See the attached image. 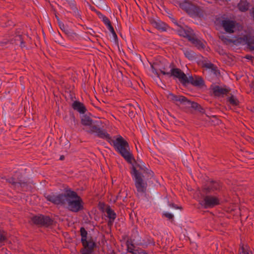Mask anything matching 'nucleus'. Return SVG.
Returning <instances> with one entry per match:
<instances>
[{"label": "nucleus", "instance_id": "nucleus-36", "mask_svg": "<svg viewBox=\"0 0 254 254\" xmlns=\"http://www.w3.org/2000/svg\"><path fill=\"white\" fill-rule=\"evenodd\" d=\"M202 67L211 69V68L214 67V64L211 63H205L203 64Z\"/></svg>", "mask_w": 254, "mask_h": 254}, {"label": "nucleus", "instance_id": "nucleus-26", "mask_svg": "<svg viewBox=\"0 0 254 254\" xmlns=\"http://www.w3.org/2000/svg\"><path fill=\"white\" fill-rule=\"evenodd\" d=\"M92 123H93V120L89 116L84 115L81 118V124L85 127L91 125Z\"/></svg>", "mask_w": 254, "mask_h": 254}, {"label": "nucleus", "instance_id": "nucleus-51", "mask_svg": "<svg viewBox=\"0 0 254 254\" xmlns=\"http://www.w3.org/2000/svg\"><path fill=\"white\" fill-rule=\"evenodd\" d=\"M64 155H61L60 158V160H64Z\"/></svg>", "mask_w": 254, "mask_h": 254}, {"label": "nucleus", "instance_id": "nucleus-12", "mask_svg": "<svg viewBox=\"0 0 254 254\" xmlns=\"http://www.w3.org/2000/svg\"><path fill=\"white\" fill-rule=\"evenodd\" d=\"M220 199L216 196L205 194L200 204L205 209L213 208L220 204Z\"/></svg>", "mask_w": 254, "mask_h": 254}, {"label": "nucleus", "instance_id": "nucleus-20", "mask_svg": "<svg viewBox=\"0 0 254 254\" xmlns=\"http://www.w3.org/2000/svg\"><path fill=\"white\" fill-rule=\"evenodd\" d=\"M72 108L73 110L77 111L80 114H83L87 111V109L83 103L78 101H75L73 102L72 104Z\"/></svg>", "mask_w": 254, "mask_h": 254}, {"label": "nucleus", "instance_id": "nucleus-47", "mask_svg": "<svg viewBox=\"0 0 254 254\" xmlns=\"http://www.w3.org/2000/svg\"><path fill=\"white\" fill-rule=\"evenodd\" d=\"M104 206H105V203H103V202H99V206L100 207V209H103Z\"/></svg>", "mask_w": 254, "mask_h": 254}, {"label": "nucleus", "instance_id": "nucleus-11", "mask_svg": "<svg viewBox=\"0 0 254 254\" xmlns=\"http://www.w3.org/2000/svg\"><path fill=\"white\" fill-rule=\"evenodd\" d=\"M32 223L36 225L49 227L53 224L54 220L48 216L42 214L34 215L31 218Z\"/></svg>", "mask_w": 254, "mask_h": 254}, {"label": "nucleus", "instance_id": "nucleus-45", "mask_svg": "<svg viewBox=\"0 0 254 254\" xmlns=\"http://www.w3.org/2000/svg\"><path fill=\"white\" fill-rule=\"evenodd\" d=\"M169 205L172 207H174V208H175L177 209H183V208L181 206H177L174 203L170 204Z\"/></svg>", "mask_w": 254, "mask_h": 254}, {"label": "nucleus", "instance_id": "nucleus-27", "mask_svg": "<svg viewBox=\"0 0 254 254\" xmlns=\"http://www.w3.org/2000/svg\"><path fill=\"white\" fill-rule=\"evenodd\" d=\"M106 212L107 214V217L109 219L111 220H115L117 214L115 212L114 210H113L110 206H108L106 209Z\"/></svg>", "mask_w": 254, "mask_h": 254}, {"label": "nucleus", "instance_id": "nucleus-13", "mask_svg": "<svg viewBox=\"0 0 254 254\" xmlns=\"http://www.w3.org/2000/svg\"><path fill=\"white\" fill-rule=\"evenodd\" d=\"M223 183L219 181L211 180L202 188V191L205 194L211 193L215 191H220Z\"/></svg>", "mask_w": 254, "mask_h": 254}, {"label": "nucleus", "instance_id": "nucleus-39", "mask_svg": "<svg viewBox=\"0 0 254 254\" xmlns=\"http://www.w3.org/2000/svg\"><path fill=\"white\" fill-rule=\"evenodd\" d=\"M73 12L74 15L75 17H76L77 18H78L81 20V15L80 14V11L78 9H77L76 10L74 11V12Z\"/></svg>", "mask_w": 254, "mask_h": 254}, {"label": "nucleus", "instance_id": "nucleus-8", "mask_svg": "<svg viewBox=\"0 0 254 254\" xmlns=\"http://www.w3.org/2000/svg\"><path fill=\"white\" fill-rule=\"evenodd\" d=\"M6 182L14 187L17 186L20 187L24 191H27L32 189V183L24 178L22 173L20 172L15 171L11 177L6 180Z\"/></svg>", "mask_w": 254, "mask_h": 254}, {"label": "nucleus", "instance_id": "nucleus-40", "mask_svg": "<svg viewBox=\"0 0 254 254\" xmlns=\"http://www.w3.org/2000/svg\"><path fill=\"white\" fill-rule=\"evenodd\" d=\"M59 26L61 29L64 33L66 29H68V28L66 27L64 23H61L59 24Z\"/></svg>", "mask_w": 254, "mask_h": 254}, {"label": "nucleus", "instance_id": "nucleus-15", "mask_svg": "<svg viewBox=\"0 0 254 254\" xmlns=\"http://www.w3.org/2000/svg\"><path fill=\"white\" fill-rule=\"evenodd\" d=\"M221 25L227 33L231 34L234 32V29L236 26V21L230 19L222 20Z\"/></svg>", "mask_w": 254, "mask_h": 254}, {"label": "nucleus", "instance_id": "nucleus-44", "mask_svg": "<svg viewBox=\"0 0 254 254\" xmlns=\"http://www.w3.org/2000/svg\"><path fill=\"white\" fill-rule=\"evenodd\" d=\"M70 7H71V8L73 12H74V11L76 10L77 9H78L77 7H76V5L75 4H74V3H72L70 5Z\"/></svg>", "mask_w": 254, "mask_h": 254}, {"label": "nucleus", "instance_id": "nucleus-43", "mask_svg": "<svg viewBox=\"0 0 254 254\" xmlns=\"http://www.w3.org/2000/svg\"><path fill=\"white\" fill-rule=\"evenodd\" d=\"M114 220H111V219H109L107 222L108 226L111 227L113 224Z\"/></svg>", "mask_w": 254, "mask_h": 254}, {"label": "nucleus", "instance_id": "nucleus-50", "mask_svg": "<svg viewBox=\"0 0 254 254\" xmlns=\"http://www.w3.org/2000/svg\"><path fill=\"white\" fill-rule=\"evenodd\" d=\"M138 250H134L133 252H131V254H138L137 253Z\"/></svg>", "mask_w": 254, "mask_h": 254}, {"label": "nucleus", "instance_id": "nucleus-4", "mask_svg": "<svg viewBox=\"0 0 254 254\" xmlns=\"http://www.w3.org/2000/svg\"><path fill=\"white\" fill-rule=\"evenodd\" d=\"M152 72L159 77L160 74L158 72L159 70L161 73L167 75L169 77H173L177 78L180 70V68L176 67L173 63H169L165 62L157 61L151 64Z\"/></svg>", "mask_w": 254, "mask_h": 254}, {"label": "nucleus", "instance_id": "nucleus-18", "mask_svg": "<svg viewBox=\"0 0 254 254\" xmlns=\"http://www.w3.org/2000/svg\"><path fill=\"white\" fill-rule=\"evenodd\" d=\"M241 39L245 42L247 45V48L250 51H254V36L250 34H246L241 38Z\"/></svg>", "mask_w": 254, "mask_h": 254}, {"label": "nucleus", "instance_id": "nucleus-6", "mask_svg": "<svg viewBox=\"0 0 254 254\" xmlns=\"http://www.w3.org/2000/svg\"><path fill=\"white\" fill-rule=\"evenodd\" d=\"M176 24L179 27V28L177 30V32L179 36L187 39L188 41L197 49L203 50L205 49V45L201 40L197 38L193 30L188 26L184 28L179 25L177 22L176 23Z\"/></svg>", "mask_w": 254, "mask_h": 254}, {"label": "nucleus", "instance_id": "nucleus-46", "mask_svg": "<svg viewBox=\"0 0 254 254\" xmlns=\"http://www.w3.org/2000/svg\"><path fill=\"white\" fill-rule=\"evenodd\" d=\"M56 42H58L59 44H60V45H62L63 46H64V41L63 40H62V39L58 40V41H56Z\"/></svg>", "mask_w": 254, "mask_h": 254}, {"label": "nucleus", "instance_id": "nucleus-22", "mask_svg": "<svg viewBox=\"0 0 254 254\" xmlns=\"http://www.w3.org/2000/svg\"><path fill=\"white\" fill-rule=\"evenodd\" d=\"M126 112L131 118H134L136 115L135 109L131 104H127L124 107Z\"/></svg>", "mask_w": 254, "mask_h": 254}, {"label": "nucleus", "instance_id": "nucleus-9", "mask_svg": "<svg viewBox=\"0 0 254 254\" xmlns=\"http://www.w3.org/2000/svg\"><path fill=\"white\" fill-rule=\"evenodd\" d=\"M177 78L180 82L183 85L190 83L194 86L200 88L205 86L204 81L203 78L199 76H195L194 78L190 76L188 78L186 74L180 69Z\"/></svg>", "mask_w": 254, "mask_h": 254}, {"label": "nucleus", "instance_id": "nucleus-32", "mask_svg": "<svg viewBox=\"0 0 254 254\" xmlns=\"http://www.w3.org/2000/svg\"><path fill=\"white\" fill-rule=\"evenodd\" d=\"M15 41H19L20 42V46L21 47H22L23 46H24V40L22 38V35H16L15 37Z\"/></svg>", "mask_w": 254, "mask_h": 254}, {"label": "nucleus", "instance_id": "nucleus-48", "mask_svg": "<svg viewBox=\"0 0 254 254\" xmlns=\"http://www.w3.org/2000/svg\"><path fill=\"white\" fill-rule=\"evenodd\" d=\"M137 253L138 254H144L145 252H144V250L140 249V250H138Z\"/></svg>", "mask_w": 254, "mask_h": 254}, {"label": "nucleus", "instance_id": "nucleus-3", "mask_svg": "<svg viewBox=\"0 0 254 254\" xmlns=\"http://www.w3.org/2000/svg\"><path fill=\"white\" fill-rule=\"evenodd\" d=\"M136 166L139 168V170H137L136 168L132 165L131 168L130 174L132 176H134V185L137 191L139 192L145 193L146 191L147 184L143 179L144 176L142 175L141 172L144 173H147L151 177L153 176V172L145 167H143L137 163H136Z\"/></svg>", "mask_w": 254, "mask_h": 254}, {"label": "nucleus", "instance_id": "nucleus-31", "mask_svg": "<svg viewBox=\"0 0 254 254\" xmlns=\"http://www.w3.org/2000/svg\"><path fill=\"white\" fill-rule=\"evenodd\" d=\"M127 251L128 253H131V252H133L134 251L135 246L134 244L131 243H129L128 241L127 242Z\"/></svg>", "mask_w": 254, "mask_h": 254}, {"label": "nucleus", "instance_id": "nucleus-23", "mask_svg": "<svg viewBox=\"0 0 254 254\" xmlns=\"http://www.w3.org/2000/svg\"><path fill=\"white\" fill-rule=\"evenodd\" d=\"M237 6L240 11L242 12H246L249 9L250 3L247 0H240Z\"/></svg>", "mask_w": 254, "mask_h": 254}, {"label": "nucleus", "instance_id": "nucleus-2", "mask_svg": "<svg viewBox=\"0 0 254 254\" xmlns=\"http://www.w3.org/2000/svg\"><path fill=\"white\" fill-rule=\"evenodd\" d=\"M112 139L109 134L106 140L128 163L132 164L133 162L136 163L128 142L120 135L115 136Z\"/></svg>", "mask_w": 254, "mask_h": 254}, {"label": "nucleus", "instance_id": "nucleus-33", "mask_svg": "<svg viewBox=\"0 0 254 254\" xmlns=\"http://www.w3.org/2000/svg\"><path fill=\"white\" fill-rule=\"evenodd\" d=\"M107 28L109 30V31L111 32V33L113 34V36L114 37V39L115 40H117L118 39V36H117V35L115 31L114 30V27H113V26L111 25H110V26H109Z\"/></svg>", "mask_w": 254, "mask_h": 254}, {"label": "nucleus", "instance_id": "nucleus-1", "mask_svg": "<svg viewBox=\"0 0 254 254\" xmlns=\"http://www.w3.org/2000/svg\"><path fill=\"white\" fill-rule=\"evenodd\" d=\"M44 196L47 201L55 205L64 206L67 204L68 210L72 212L77 213L84 209L82 198L70 189H65L64 193L57 195L54 193H44Z\"/></svg>", "mask_w": 254, "mask_h": 254}, {"label": "nucleus", "instance_id": "nucleus-35", "mask_svg": "<svg viewBox=\"0 0 254 254\" xmlns=\"http://www.w3.org/2000/svg\"><path fill=\"white\" fill-rule=\"evenodd\" d=\"M102 21L107 26V27L112 25L111 21L107 16L103 18Z\"/></svg>", "mask_w": 254, "mask_h": 254}, {"label": "nucleus", "instance_id": "nucleus-7", "mask_svg": "<svg viewBox=\"0 0 254 254\" xmlns=\"http://www.w3.org/2000/svg\"><path fill=\"white\" fill-rule=\"evenodd\" d=\"M80 234L81 236V242L82 248L80 250L81 254H93L94 249L96 247V243L94 241L92 238H88L87 231L82 227L80 229Z\"/></svg>", "mask_w": 254, "mask_h": 254}, {"label": "nucleus", "instance_id": "nucleus-34", "mask_svg": "<svg viewBox=\"0 0 254 254\" xmlns=\"http://www.w3.org/2000/svg\"><path fill=\"white\" fill-rule=\"evenodd\" d=\"M163 215L165 216L166 218H167L168 219L171 220V222L174 221V215H173L172 214L168 212H165L163 213Z\"/></svg>", "mask_w": 254, "mask_h": 254}, {"label": "nucleus", "instance_id": "nucleus-28", "mask_svg": "<svg viewBox=\"0 0 254 254\" xmlns=\"http://www.w3.org/2000/svg\"><path fill=\"white\" fill-rule=\"evenodd\" d=\"M228 101L232 106H239L240 104L238 99L233 95L228 98Z\"/></svg>", "mask_w": 254, "mask_h": 254}, {"label": "nucleus", "instance_id": "nucleus-14", "mask_svg": "<svg viewBox=\"0 0 254 254\" xmlns=\"http://www.w3.org/2000/svg\"><path fill=\"white\" fill-rule=\"evenodd\" d=\"M83 129L89 134L96 133L98 137L105 140L107 135L109 134L105 129H102L98 126L93 125L92 123L91 125L84 127Z\"/></svg>", "mask_w": 254, "mask_h": 254}, {"label": "nucleus", "instance_id": "nucleus-38", "mask_svg": "<svg viewBox=\"0 0 254 254\" xmlns=\"http://www.w3.org/2000/svg\"><path fill=\"white\" fill-rule=\"evenodd\" d=\"M4 232L0 230V243L3 242L6 240V237L5 235L3 234Z\"/></svg>", "mask_w": 254, "mask_h": 254}, {"label": "nucleus", "instance_id": "nucleus-10", "mask_svg": "<svg viewBox=\"0 0 254 254\" xmlns=\"http://www.w3.org/2000/svg\"><path fill=\"white\" fill-rule=\"evenodd\" d=\"M179 6L191 17H201L203 16V11L201 7L189 0H185L180 2Z\"/></svg>", "mask_w": 254, "mask_h": 254}, {"label": "nucleus", "instance_id": "nucleus-29", "mask_svg": "<svg viewBox=\"0 0 254 254\" xmlns=\"http://www.w3.org/2000/svg\"><path fill=\"white\" fill-rule=\"evenodd\" d=\"M70 120L71 121V127H72L73 129H77L79 126V124L78 120L75 119L73 114L70 116Z\"/></svg>", "mask_w": 254, "mask_h": 254}, {"label": "nucleus", "instance_id": "nucleus-19", "mask_svg": "<svg viewBox=\"0 0 254 254\" xmlns=\"http://www.w3.org/2000/svg\"><path fill=\"white\" fill-rule=\"evenodd\" d=\"M150 23L154 27L158 30L165 31L167 29V25L161 21H156L154 19H151L150 20Z\"/></svg>", "mask_w": 254, "mask_h": 254}, {"label": "nucleus", "instance_id": "nucleus-17", "mask_svg": "<svg viewBox=\"0 0 254 254\" xmlns=\"http://www.w3.org/2000/svg\"><path fill=\"white\" fill-rule=\"evenodd\" d=\"M168 98L169 100L175 103L177 105H178V102L180 104L184 105L187 101V97L183 95H177L172 93H170L168 95Z\"/></svg>", "mask_w": 254, "mask_h": 254}, {"label": "nucleus", "instance_id": "nucleus-24", "mask_svg": "<svg viewBox=\"0 0 254 254\" xmlns=\"http://www.w3.org/2000/svg\"><path fill=\"white\" fill-rule=\"evenodd\" d=\"M186 58L190 61H193L197 58L196 53L192 50L189 49L182 50Z\"/></svg>", "mask_w": 254, "mask_h": 254}, {"label": "nucleus", "instance_id": "nucleus-41", "mask_svg": "<svg viewBox=\"0 0 254 254\" xmlns=\"http://www.w3.org/2000/svg\"><path fill=\"white\" fill-rule=\"evenodd\" d=\"M244 58L251 61H253L254 59V57L251 55H246L244 57Z\"/></svg>", "mask_w": 254, "mask_h": 254}, {"label": "nucleus", "instance_id": "nucleus-37", "mask_svg": "<svg viewBox=\"0 0 254 254\" xmlns=\"http://www.w3.org/2000/svg\"><path fill=\"white\" fill-rule=\"evenodd\" d=\"M211 70L213 72V73L216 76L219 75L220 74L219 70L218 69L217 67L215 65H214V67L211 68Z\"/></svg>", "mask_w": 254, "mask_h": 254}, {"label": "nucleus", "instance_id": "nucleus-21", "mask_svg": "<svg viewBox=\"0 0 254 254\" xmlns=\"http://www.w3.org/2000/svg\"><path fill=\"white\" fill-rule=\"evenodd\" d=\"M185 105H186L188 107H191L196 111H198L200 113H203L204 111L203 108L197 103L191 101L189 100L187 98V101L184 104Z\"/></svg>", "mask_w": 254, "mask_h": 254}, {"label": "nucleus", "instance_id": "nucleus-42", "mask_svg": "<svg viewBox=\"0 0 254 254\" xmlns=\"http://www.w3.org/2000/svg\"><path fill=\"white\" fill-rule=\"evenodd\" d=\"M96 13L97 14V15L98 16V17L103 19V18H104V17H105L106 16L103 15L101 12L100 11H96Z\"/></svg>", "mask_w": 254, "mask_h": 254}, {"label": "nucleus", "instance_id": "nucleus-16", "mask_svg": "<svg viewBox=\"0 0 254 254\" xmlns=\"http://www.w3.org/2000/svg\"><path fill=\"white\" fill-rule=\"evenodd\" d=\"M210 89L213 91L214 95L217 97L225 95L230 91L229 89L223 88L218 85H211Z\"/></svg>", "mask_w": 254, "mask_h": 254}, {"label": "nucleus", "instance_id": "nucleus-25", "mask_svg": "<svg viewBox=\"0 0 254 254\" xmlns=\"http://www.w3.org/2000/svg\"><path fill=\"white\" fill-rule=\"evenodd\" d=\"M64 33L67 38L72 41L76 40L78 37V34L69 28L66 29Z\"/></svg>", "mask_w": 254, "mask_h": 254}, {"label": "nucleus", "instance_id": "nucleus-5", "mask_svg": "<svg viewBox=\"0 0 254 254\" xmlns=\"http://www.w3.org/2000/svg\"><path fill=\"white\" fill-rule=\"evenodd\" d=\"M176 24L179 27V28L177 30V32L179 36L187 39L188 41L197 49L203 50L205 49V45L201 40L197 38L193 30L188 26L184 28L179 25L177 22L176 23Z\"/></svg>", "mask_w": 254, "mask_h": 254}, {"label": "nucleus", "instance_id": "nucleus-49", "mask_svg": "<svg viewBox=\"0 0 254 254\" xmlns=\"http://www.w3.org/2000/svg\"><path fill=\"white\" fill-rule=\"evenodd\" d=\"M219 38L222 40V41H225V40H228V39L224 36H220Z\"/></svg>", "mask_w": 254, "mask_h": 254}, {"label": "nucleus", "instance_id": "nucleus-30", "mask_svg": "<svg viewBox=\"0 0 254 254\" xmlns=\"http://www.w3.org/2000/svg\"><path fill=\"white\" fill-rule=\"evenodd\" d=\"M240 254H253L252 252L249 250L247 246L242 245L239 249Z\"/></svg>", "mask_w": 254, "mask_h": 254}]
</instances>
